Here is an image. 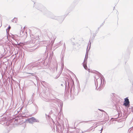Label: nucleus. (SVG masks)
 <instances>
[{
    "label": "nucleus",
    "mask_w": 133,
    "mask_h": 133,
    "mask_svg": "<svg viewBox=\"0 0 133 133\" xmlns=\"http://www.w3.org/2000/svg\"><path fill=\"white\" fill-rule=\"evenodd\" d=\"M130 102L128 97L124 99V101L123 105L125 106H127L128 105H129Z\"/></svg>",
    "instance_id": "nucleus-1"
},
{
    "label": "nucleus",
    "mask_w": 133,
    "mask_h": 133,
    "mask_svg": "<svg viewBox=\"0 0 133 133\" xmlns=\"http://www.w3.org/2000/svg\"><path fill=\"white\" fill-rule=\"evenodd\" d=\"M28 120L29 123H31L33 122H35L36 121V119L32 117L29 118L28 119Z\"/></svg>",
    "instance_id": "nucleus-2"
},
{
    "label": "nucleus",
    "mask_w": 133,
    "mask_h": 133,
    "mask_svg": "<svg viewBox=\"0 0 133 133\" xmlns=\"http://www.w3.org/2000/svg\"><path fill=\"white\" fill-rule=\"evenodd\" d=\"M83 65L84 66V68H85V69L86 70H87L88 69V68L87 67L86 63L85 62H84L83 64Z\"/></svg>",
    "instance_id": "nucleus-3"
},
{
    "label": "nucleus",
    "mask_w": 133,
    "mask_h": 133,
    "mask_svg": "<svg viewBox=\"0 0 133 133\" xmlns=\"http://www.w3.org/2000/svg\"><path fill=\"white\" fill-rule=\"evenodd\" d=\"M17 19L16 18H14L12 20L13 22H15V23H16L17 22Z\"/></svg>",
    "instance_id": "nucleus-4"
},
{
    "label": "nucleus",
    "mask_w": 133,
    "mask_h": 133,
    "mask_svg": "<svg viewBox=\"0 0 133 133\" xmlns=\"http://www.w3.org/2000/svg\"><path fill=\"white\" fill-rule=\"evenodd\" d=\"M25 26L21 30V31H22V33H23V32H24L25 30Z\"/></svg>",
    "instance_id": "nucleus-5"
},
{
    "label": "nucleus",
    "mask_w": 133,
    "mask_h": 133,
    "mask_svg": "<svg viewBox=\"0 0 133 133\" xmlns=\"http://www.w3.org/2000/svg\"><path fill=\"white\" fill-rule=\"evenodd\" d=\"M10 28H11V27L10 26H9L8 28V29L9 30L10 29Z\"/></svg>",
    "instance_id": "nucleus-6"
},
{
    "label": "nucleus",
    "mask_w": 133,
    "mask_h": 133,
    "mask_svg": "<svg viewBox=\"0 0 133 133\" xmlns=\"http://www.w3.org/2000/svg\"><path fill=\"white\" fill-rule=\"evenodd\" d=\"M88 70H89V72H90V70L89 69H88Z\"/></svg>",
    "instance_id": "nucleus-7"
}]
</instances>
